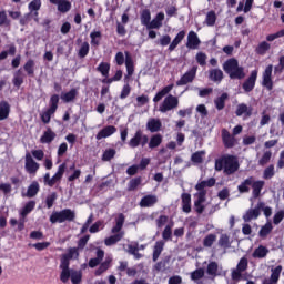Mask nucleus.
I'll return each instance as SVG.
<instances>
[{
	"mask_svg": "<svg viewBox=\"0 0 284 284\" xmlns=\"http://www.w3.org/2000/svg\"><path fill=\"white\" fill-rule=\"evenodd\" d=\"M214 185H216V180L214 178H210L209 180L202 181L195 185L197 193L195 194L196 200L194 202V206L197 214H203L205 210V206L203 205V203H205V194H207L205 187H214Z\"/></svg>",
	"mask_w": 284,
	"mask_h": 284,
	"instance_id": "f257e3e1",
	"label": "nucleus"
},
{
	"mask_svg": "<svg viewBox=\"0 0 284 284\" xmlns=\"http://www.w3.org/2000/svg\"><path fill=\"white\" fill-rule=\"evenodd\" d=\"M239 168V159L234 155L226 154L215 160L216 172H221L223 170L224 174L227 176L237 172Z\"/></svg>",
	"mask_w": 284,
	"mask_h": 284,
	"instance_id": "f03ea898",
	"label": "nucleus"
},
{
	"mask_svg": "<svg viewBox=\"0 0 284 284\" xmlns=\"http://www.w3.org/2000/svg\"><path fill=\"white\" fill-rule=\"evenodd\" d=\"M223 70L231 77V79H244L245 72H243V67H239V61L236 59H229L223 64Z\"/></svg>",
	"mask_w": 284,
	"mask_h": 284,
	"instance_id": "7ed1b4c3",
	"label": "nucleus"
},
{
	"mask_svg": "<svg viewBox=\"0 0 284 284\" xmlns=\"http://www.w3.org/2000/svg\"><path fill=\"white\" fill-rule=\"evenodd\" d=\"M29 14L20 20L21 26H26L28 23V19L32 17L36 23H39V10H41V0H33L29 3Z\"/></svg>",
	"mask_w": 284,
	"mask_h": 284,
	"instance_id": "20e7f679",
	"label": "nucleus"
},
{
	"mask_svg": "<svg viewBox=\"0 0 284 284\" xmlns=\"http://www.w3.org/2000/svg\"><path fill=\"white\" fill-rule=\"evenodd\" d=\"M64 221H74V213L70 209L60 212H53L50 216L51 223H64Z\"/></svg>",
	"mask_w": 284,
	"mask_h": 284,
	"instance_id": "39448f33",
	"label": "nucleus"
},
{
	"mask_svg": "<svg viewBox=\"0 0 284 284\" xmlns=\"http://www.w3.org/2000/svg\"><path fill=\"white\" fill-rule=\"evenodd\" d=\"M175 108H179V98L170 94L160 104V112L165 113L170 112L171 110H175Z\"/></svg>",
	"mask_w": 284,
	"mask_h": 284,
	"instance_id": "423d86ee",
	"label": "nucleus"
},
{
	"mask_svg": "<svg viewBox=\"0 0 284 284\" xmlns=\"http://www.w3.org/2000/svg\"><path fill=\"white\" fill-rule=\"evenodd\" d=\"M63 174H65V163L59 165L57 173L50 178V173H45L44 183L52 187L55 183H59L61 179H63Z\"/></svg>",
	"mask_w": 284,
	"mask_h": 284,
	"instance_id": "0eeeda50",
	"label": "nucleus"
},
{
	"mask_svg": "<svg viewBox=\"0 0 284 284\" xmlns=\"http://www.w3.org/2000/svg\"><path fill=\"white\" fill-rule=\"evenodd\" d=\"M247 265H248L247 257H242L237 263L236 268H233L231 271L232 281H241V278H243V272L247 270Z\"/></svg>",
	"mask_w": 284,
	"mask_h": 284,
	"instance_id": "6e6552de",
	"label": "nucleus"
},
{
	"mask_svg": "<svg viewBox=\"0 0 284 284\" xmlns=\"http://www.w3.org/2000/svg\"><path fill=\"white\" fill-rule=\"evenodd\" d=\"M24 170L26 172H28V174H31V176L37 175V172H39V163H37V161H34V159L32 158V154L27 153L26 154V160H24Z\"/></svg>",
	"mask_w": 284,
	"mask_h": 284,
	"instance_id": "1a4fd4ad",
	"label": "nucleus"
},
{
	"mask_svg": "<svg viewBox=\"0 0 284 284\" xmlns=\"http://www.w3.org/2000/svg\"><path fill=\"white\" fill-rule=\"evenodd\" d=\"M222 143L224 148L232 149L237 145L239 140L227 129H222Z\"/></svg>",
	"mask_w": 284,
	"mask_h": 284,
	"instance_id": "9d476101",
	"label": "nucleus"
},
{
	"mask_svg": "<svg viewBox=\"0 0 284 284\" xmlns=\"http://www.w3.org/2000/svg\"><path fill=\"white\" fill-rule=\"evenodd\" d=\"M148 141V135H144L141 131H136L134 136L130 140L129 145L130 148H139V145L144 148Z\"/></svg>",
	"mask_w": 284,
	"mask_h": 284,
	"instance_id": "9b49d317",
	"label": "nucleus"
},
{
	"mask_svg": "<svg viewBox=\"0 0 284 284\" xmlns=\"http://www.w3.org/2000/svg\"><path fill=\"white\" fill-rule=\"evenodd\" d=\"M196 70L197 67H192L186 73H184L181 79L176 82V85H187V83H192L194 79H196Z\"/></svg>",
	"mask_w": 284,
	"mask_h": 284,
	"instance_id": "f8f14e48",
	"label": "nucleus"
},
{
	"mask_svg": "<svg viewBox=\"0 0 284 284\" xmlns=\"http://www.w3.org/2000/svg\"><path fill=\"white\" fill-rule=\"evenodd\" d=\"M281 272H283V266L278 265L271 268V276L265 278L262 284H278L281 278Z\"/></svg>",
	"mask_w": 284,
	"mask_h": 284,
	"instance_id": "ddd939ff",
	"label": "nucleus"
},
{
	"mask_svg": "<svg viewBox=\"0 0 284 284\" xmlns=\"http://www.w3.org/2000/svg\"><path fill=\"white\" fill-rule=\"evenodd\" d=\"M272 70H274V67L270 64L263 72L262 85H264V88L268 90H272V88H274V82H272Z\"/></svg>",
	"mask_w": 284,
	"mask_h": 284,
	"instance_id": "4468645a",
	"label": "nucleus"
},
{
	"mask_svg": "<svg viewBox=\"0 0 284 284\" xmlns=\"http://www.w3.org/2000/svg\"><path fill=\"white\" fill-rule=\"evenodd\" d=\"M34 207H37V202L36 201H29L24 207L20 211V216L22 217V220L20 221L19 224V230H23V223L26 216H28V214H30V212H32V210H34Z\"/></svg>",
	"mask_w": 284,
	"mask_h": 284,
	"instance_id": "2eb2a0df",
	"label": "nucleus"
},
{
	"mask_svg": "<svg viewBox=\"0 0 284 284\" xmlns=\"http://www.w3.org/2000/svg\"><path fill=\"white\" fill-rule=\"evenodd\" d=\"M61 274H60V281L63 283H67L70 281V277H72V270H70V263H67L65 260L60 263Z\"/></svg>",
	"mask_w": 284,
	"mask_h": 284,
	"instance_id": "dca6fc26",
	"label": "nucleus"
},
{
	"mask_svg": "<svg viewBox=\"0 0 284 284\" xmlns=\"http://www.w3.org/2000/svg\"><path fill=\"white\" fill-rule=\"evenodd\" d=\"M50 3L58 7V11L65 14V12H70L72 10V2L68 0H49Z\"/></svg>",
	"mask_w": 284,
	"mask_h": 284,
	"instance_id": "f3484780",
	"label": "nucleus"
},
{
	"mask_svg": "<svg viewBox=\"0 0 284 284\" xmlns=\"http://www.w3.org/2000/svg\"><path fill=\"white\" fill-rule=\"evenodd\" d=\"M258 77V71L254 70L251 72L250 78L243 83V90L246 92H252L256 85V79Z\"/></svg>",
	"mask_w": 284,
	"mask_h": 284,
	"instance_id": "a211bd4d",
	"label": "nucleus"
},
{
	"mask_svg": "<svg viewBox=\"0 0 284 284\" xmlns=\"http://www.w3.org/2000/svg\"><path fill=\"white\" fill-rule=\"evenodd\" d=\"M201 45V40L199 39V36L194 31H190L187 36V42L186 48L190 50H196Z\"/></svg>",
	"mask_w": 284,
	"mask_h": 284,
	"instance_id": "6ab92c4d",
	"label": "nucleus"
},
{
	"mask_svg": "<svg viewBox=\"0 0 284 284\" xmlns=\"http://www.w3.org/2000/svg\"><path fill=\"white\" fill-rule=\"evenodd\" d=\"M125 67L128 75H125L124 81H129L130 77L134 74V60H132V55L128 51H125Z\"/></svg>",
	"mask_w": 284,
	"mask_h": 284,
	"instance_id": "aec40b11",
	"label": "nucleus"
},
{
	"mask_svg": "<svg viewBox=\"0 0 284 284\" xmlns=\"http://www.w3.org/2000/svg\"><path fill=\"white\" fill-rule=\"evenodd\" d=\"M261 216V211L258 209V204L256 205L255 209H250L246 211V213L243 215V220L245 223H250V221H254Z\"/></svg>",
	"mask_w": 284,
	"mask_h": 284,
	"instance_id": "412c9836",
	"label": "nucleus"
},
{
	"mask_svg": "<svg viewBox=\"0 0 284 284\" xmlns=\"http://www.w3.org/2000/svg\"><path fill=\"white\" fill-rule=\"evenodd\" d=\"M181 199L183 212L190 214V212H192V195H190L189 193H183Z\"/></svg>",
	"mask_w": 284,
	"mask_h": 284,
	"instance_id": "4be33fe9",
	"label": "nucleus"
},
{
	"mask_svg": "<svg viewBox=\"0 0 284 284\" xmlns=\"http://www.w3.org/2000/svg\"><path fill=\"white\" fill-rule=\"evenodd\" d=\"M116 132V129L113 125L105 126L102 129L97 135V141H101V139H108V136H112Z\"/></svg>",
	"mask_w": 284,
	"mask_h": 284,
	"instance_id": "5701e85b",
	"label": "nucleus"
},
{
	"mask_svg": "<svg viewBox=\"0 0 284 284\" xmlns=\"http://www.w3.org/2000/svg\"><path fill=\"white\" fill-rule=\"evenodd\" d=\"M165 19V13L160 12L156 17L149 23V30H159L163 26V20Z\"/></svg>",
	"mask_w": 284,
	"mask_h": 284,
	"instance_id": "b1692460",
	"label": "nucleus"
},
{
	"mask_svg": "<svg viewBox=\"0 0 284 284\" xmlns=\"http://www.w3.org/2000/svg\"><path fill=\"white\" fill-rule=\"evenodd\" d=\"M79 97L78 89H71L69 92L61 93V99L64 103H72Z\"/></svg>",
	"mask_w": 284,
	"mask_h": 284,
	"instance_id": "393cba45",
	"label": "nucleus"
},
{
	"mask_svg": "<svg viewBox=\"0 0 284 284\" xmlns=\"http://www.w3.org/2000/svg\"><path fill=\"white\" fill-rule=\"evenodd\" d=\"M158 202H159V199L156 197V195H145L140 201V206L141 207H152V205H156Z\"/></svg>",
	"mask_w": 284,
	"mask_h": 284,
	"instance_id": "a878e982",
	"label": "nucleus"
},
{
	"mask_svg": "<svg viewBox=\"0 0 284 284\" xmlns=\"http://www.w3.org/2000/svg\"><path fill=\"white\" fill-rule=\"evenodd\" d=\"M123 223H125V215L120 213L118 217L115 219V226L112 227L111 232L112 234H121V230H123Z\"/></svg>",
	"mask_w": 284,
	"mask_h": 284,
	"instance_id": "bb28decb",
	"label": "nucleus"
},
{
	"mask_svg": "<svg viewBox=\"0 0 284 284\" xmlns=\"http://www.w3.org/2000/svg\"><path fill=\"white\" fill-rule=\"evenodd\" d=\"M236 116H252V106H248L245 103H241L237 105V109L235 111Z\"/></svg>",
	"mask_w": 284,
	"mask_h": 284,
	"instance_id": "cd10ccee",
	"label": "nucleus"
},
{
	"mask_svg": "<svg viewBox=\"0 0 284 284\" xmlns=\"http://www.w3.org/2000/svg\"><path fill=\"white\" fill-rule=\"evenodd\" d=\"M79 258V250L77 247H71L68 250L67 254H63L61 257V262L65 261L67 263H70V261Z\"/></svg>",
	"mask_w": 284,
	"mask_h": 284,
	"instance_id": "c85d7f7f",
	"label": "nucleus"
},
{
	"mask_svg": "<svg viewBox=\"0 0 284 284\" xmlns=\"http://www.w3.org/2000/svg\"><path fill=\"white\" fill-rule=\"evenodd\" d=\"M161 120L151 118L146 123V129L149 132H159V130H161Z\"/></svg>",
	"mask_w": 284,
	"mask_h": 284,
	"instance_id": "c756f323",
	"label": "nucleus"
},
{
	"mask_svg": "<svg viewBox=\"0 0 284 284\" xmlns=\"http://www.w3.org/2000/svg\"><path fill=\"white\" fill-rule=\"evenodd\" d=\"M54 139H57V133L48 128L40 138V143H51Z\"/></svg>",
	"mask_w": 284,
	"mask_h": 284,
	"instance_id": "7c9ffc66",
	"label": "nucleus"
},
{
	"mask_svg": "<svg viewBox=\"0 0 284 284\" xmlns=\"http://www.w3.org/2000/svg\"><path fill=\"white\" fill-rule=\"evenodd\" d=\"M270 254V248L263 245H260L257 248L254 250L252 253L253 258H265Z\"/></svg>",
	"mask_w": 284,
	"mask_h": 284,
	"instance_id": "2f4dec72",
	"label": "nucleus"
},
{
	"mask_svg": "<svg viewBox=\"0 0 284 284\" xmlns=\"http://www.w3.org/2000/svg\"><path fill=\"white\" fill-rule=\"evenodd\" d=\"M123 236H125V232H120L114 235H111L110 237H106L104 240V245H106V246L115 245V243H119V241H121V239H123Z\"/></svg>",
	"mask_w": 284,
	"mask_h": 284,
	"instance_id": "473e14b6",
	"label": "nucleus"
},
{
	"mask_svg": "<svg viewBox=\"0 0 284 284\" xmlns=\"http://www.w3.org/2000/svg\"><path fill=\"white\" fill-rule=\"evenodd\" d=\"M103 256H105V252L101 248H98L97 257L89 261V267H97V265L103 261Z\"/></svg>",
	"mask_w": 284,
	"mask_h": 284,
	"instance_id": "72a5a7b5",
	"label": "nucleus"
},
{
	"mask_svg": "<svg viewBox=\"0 0 284 284\" xmlns=\"http://www.w3.org/2000/svg\"><path fill=\"white\" fill-rule=\"evenodd\" d=\"M251 185L253 189L254 199H258V196H261V190H263L265 182L264 181H254V179H253V183Z\"/></svg>",
	"mask_w": 284,
	"mask_h": 284,
	"instance_id": "f704fd0d",
	"label": "nucleus"
},
{
	"mask_svg": "<svg viewBox=\"0 0 284 284\" xmlns=\"http://www.w3.org/2000/svg\"><path fill=\"white\" fill-rule=\"evenodd\" d=\"M10 115V104L6 101L0 102V121H4Z\"/></svg>",
	"mask_w": 284,
	"mask_h": 284,
	"instance_id": "c9c22d12",
	"label": "nucleus"
},
{
	"mask_svg": "<svg viewBox=\"0 0 284 284\" xmlns=\"http://www.w3.org/2000/svg\"><path fill=\"white\" fill-rule=\"evenodd\" d=\"M183 39H185V31H180L169 45L170 52L174 51L176 49V45H179V43H181Z\"/></svg>",
	"mask_w": 284,
	"mask_h": 284,
	"instance_id": "e433bc0d",
	"label": "nucleus"
},
{
	"mask_svg": "<svg viewBox=\"0 0 284 284\" xmlns=\"http://www.w3.org/2000/svg\"><path fill=\"white\" fill-rule=\"evenodd\" d=\"M209 79L214 82L223 81V71L221 69H212L209 72Z\"/></svg>",
	"mask_w": 284,
	"mask_h": 284,
	"instance_id": "4c0bfd02",
	"label": "nucleus"
},
{
	"mask_svg": "<svg viewBox=\"0 0 284 284\" xmlns=\"http://www.w3.org/2000/svg\"><path fill=\"white\" fill-rule=\"evenodd\" d=\"M37 194H39V182H32L31 185H29L24 196L28 199H33V196H37Z\"/></svg>",
	"mask_w": 284,
	"mask_h": 284,
	"instance_id": "58836bf2",
	"label": "nucleus"
},
{
	"mask_svg": "<svg viewBox=\"0 0 284 284\" xmlns=\"http://www.w3.org/2000/svg\"><path fill=\"white\" fill-rule=\"evenodd\" d=\"M206 274L213 278H216V276H219V264L216 262H210L206 267Z\"/></svg>",
	"mask_w": 284,
	"mask_h": 284,
	"instance_id": "ea45409f",
	"label": "nucleus"
},
{
	"mask_svg": "<svg viewBox=\"0 0 284 284\" xmlns=\"http://www.w3.org/2000/svg\"><path fill=\"white\" fill-rule=\"evenodd\" d=\"M165 246V243L163 241H159L154 245L153 250V261H159V256H161V252H163V247Z\"/></svg>",
	"mask_w": 284,
	"mask_h": 284,
	"instance_id": "a19ab883",
	"label": "nucleus"
},
{
	"mask_svg": "<svg viewBox=\"0 0 284 284\" xmlns=\"http://www.w3.org/2000/svg\"><path fill=\"white\" fill-rule=\"evenodd\" d=\"M252 183H254V178L246 179L237 186L239 192H250V185H252Z\"/></svg>",
	"mask_w": 284,
	"mask_h": 284,
	"instance_id": "79ce46f5",
	"label": "nucleus"
},
{
	"mask_svg": "<svg viewBox=\"0 0 284 284\" xmlns=\"http://www.w3.org/2000/svg\"><path fill=\"white\" fill-rule=\"evenodd\" d=\"M162 142H163V138L161 136V134H155L151 138L149 142V148L151 149L159 148Z\"/></svg>",
	"mask_w": 284,
	"mask_h": 284,
	"instance_id": "37998d69",
	"label": "nucleus"
},
{
	"mask_svg": "<svg viewBox=\"0 0 284 284\" xmlns=\"http://www.w3.org/2000/svg\"><path fill=\"white\" fill-rule=\"evenodd\" d=\"M205 23L209 26V28H212L216 23V12L215 11H209L206 13Z\"/></svg>",
	"mask_w": 284,
	"mask_h": 284,
	"instance_id": "c03bdc74",
	"label": "nucleus"
},
{
	"mask_svg": "<svg viewBox=\"0 0 284 284\" xmlns=\"http://www.w3.org/2000/svg\"><path fill=\"white\" fill-rule=\"evenodd\" d=\"M54 112L57 111H52V109H47L45 111H43L40 114L42 123H50V120L52 119V114H54Z\"/></svg>",
	"mask_w": 284,
	"mask_h": 284,
	"instance_id": "a18cd8bd",
	"label": "nucleus"
},
{
	"mask_svg": "<svg viewBox=\"0 0 284 284\" xmlns=\"http://www.w3.org/2000/svg\"><path fill=\"white\" fill-rule=\"evenodd\" d=\"M152 19V16L150 13V10L142 11L141 14V23L142 26H146V28H150V20Z\"/></svg>",
	"mask_w": 284,
	"mask_h": 284,
	"instance_id": "49530a36",
	"label": "nucleus"
},
{
	"mask_svg": "<svg viewBox=\"0 0 284 284\" xmlns=\"http://www.w3.org/2000/svg\"><path fill=\"white\" fill-rule=\"evenodd\" d=\"M98 72L102 74V77H109L110 74V64L105 62H101L97 68Z\"/></svg>",
	"mask_w": 284,
	"mask_h": 284,
	"instance_id": "de8ad7c7",
	"label": "nucleus"
},
{
	"mask_svg": "<svg viewBox=\"0 0 284 284\" xmlns=\"http://www.w3.org/2000/svg\"><path fill=\"white\" fill-rule=\"evenodd\" d=\"M22 84H23V72H21V70H18L14 73L13 85H16V88H21Z\"/></svg>",
	"mask_w": 284,
	"mask_h": 284,
	"instance_id": "09e8293b",
	"label": "nucleus"
},
{
	"mask_svg": "<svg viewBox=\"0 0 284 284\" xmlns=\"http://www.w3.org/2000/svg\"><path fill=\"white\" fill-rule=\"evenodd\" d=\"M225 101H227V93H223L220 98L215 99V108L223 110L225 108Z\"/></svg>",
	"mask_w": 284,
	"mask_h": 284,
	"instance_id": "8fccbe9b",
	"label": "nucleus"
},
{
	"mask_svg": "<svg viewBox=\"0 0 284 284\" xmlns=\"http://www.w3.org/2000/svg\"><path fill=\"white\" fill-rule=\"evenodd\" d=\"M257 205L260 213L264 212V216H266V219H270V216H272V207L266 206L263 202H258Z\"/></svg>",
	"mask_w": 284,
	"mask_h": 284,
	"instance_id": "3c124183",
	"label": "nucleus"
},
{
	"mask_svg": "<svg viewBox=\"0 0 284 284\" xmlns=\"http://www.w3.org/2000/svg\"><path fill=\"white\" fill-rule=\"evenodd\" d=\"M205 276V271L203 268H197L191 273V281H201Z\"/></svg>",
	"mask_w": 284,
	"mask_h": 284,
	"instance_id": "603ef678",
	"label": "nucleus"
},
{
	"mask_svg": "<svg viewBox=\"0 0 284 284\" xmlns=\"http://www.w3.org/2000/svg\"><path fill=\"white\" fill-rule=\"evenodd\" d=\"M271 48L272 45L270 43L263 41L257 45L256 52L257 54H265Z\"/></svg>",
	"mask_w": 284,
	"mask_h": 284,
	"instance_id": "864d4df0",
	"label": "nucleus"
},
{
	"mask_svg": "<svg viewBox=\"0 0 284 284\" xmlns=\"http://www.w3.org/2000/svg\"><path fill=\"white\" fill-rule=\"evenodd\" d=\"M116 155V150L114 149H106L102 155V161H112Z\"/></svg>",
	"mask_w": 284,
	"mask_h": 284,
	"instance_id": "5fc2aeb1",
	"label": "nucleus"
},
{
	"mask_svg": "<svg viewBox=\"0 0 284 284\" xmlns=\"http://www.w3.org/2000/svg\"><path fill=\"white\" fill-rule=\"evenodd\" d=\"M273 226H272V222H267L264 226H262V229L260 230V236L262 239H265V236H267V234H270V232H272Z\"/></svg>",
	"mask_w": 284,
	"mask_h": 284,
	"instance_id": "6e6d98bb",
	"label": "nucleus"
},
{
	"mask_svg": "<svg viewBox=\"0 0 284 284\" xmlns=\"http://www.w3.org/2000/svg\"><path fill=\"white\" fill-rule=\"evenodd\" d=\"M91 37V45H99L101 42V31H93L90 33Z\"/></svg>",
	"mask_w": 284,
	"mask_h": 284,
	"instance_id": "4d7b16f0",
	"label": "nucleus"
},
{
	"mask_svg": "<svg viewBox=\"0 0 284 284\" xmlns=\"http://www.w3.org/2000/svg\"><path fill=\"white\" fill-rule=\"evenodd\" d=\"M219 245H220V247H224V248L230 247V235L221 234L220 240H219Z\"/></svg>",
	"mask_w": 284,
	"mask_h": 284,
	"instance_id": "13d9d810",
	"label": "nucleus"
},
{
	"mask_svg": "<svg viewBox=\"0 0 284 284\" xmlns=\"http://www.w3.org/2000/svg\"><path fill=\"white\" fill-rule=\"evenodd\" d=\"M272 159V151H265L262 155V158L258 160L260 165H267L270 163V160Z\"/></svg>",
	"mask_w": 284,
	"mask_h": 284,
	"instance_id": "bf43d9fd",
	"label": "nucleus"
},
{
	"mask_svg": "<svg viewBox=\"0 0 284 284\" xmlns=\"http://www.w3.org/2000/svg\"><path fill=\"white\" fill-rule=\"evenodd\" d=\"M57 108H59V95L53 94L50 99V108L51 112H57Z\"/></svg>",
	"mask_w": 284,
	"mask_h": 284,
	"instance_id": "052dcab7",
	"label": "nucleus"
},
{
	"mask_svg": "<svg viewBox=\"0 0 284 284\" xmlns=\"http://www.w3.org/2000/svg\"><path fill=\"white\" fill-rule=\"evenodd\" d=\"M130 92H132V88L130 87L126 80L120 93V99H128V97H130Z\"/></svg>",
	"mask_w": 284,
	"mask_h": 284,
	"instance_id": "680f3d73",
	"label": "nucleus"
},
{
	"mask_svg": "<svg viewBox=\"0 0 284 284\" xmlns=\"http://www.w3.org/2000/svg\"><path fill=\"white\" fill-rule=\"evenodd\" d=\"M205 156V153L203 151H199L192 154L191 161L193 163H203V158Z\"/></svg>",
	"mask_w": 284,
	"mask_h": 284,
	"instance_id": "e2e57ef3",
	"label": "nucleus"
},
{
	"mask_svg": "<svg viewBox=\"0 0 284 284\" xmlns=\"http://www.w3.org/2000/svg\"><path fill=\"white\" fill-rule=\"evenodd\" d=\"M214 241H216V235L209 234L203 241L204 247H212V245H214Z\"/></svg>",
	"mask_w": 284,
	"mask_h": 284,
	"instance_id": "0e129e2a",
	"label": "nucleus"
},
{
	"mask_svg": "<svg viewBox=\"0 0 284 284\" xmlns=\"http://www.w3.org/2000/svg\"><path fill=\"white\" fill-rule=\"evenodd\" d=\"M140 185H141V178H135L129 182L128 187H129V191L132 192L136 190Z\"/></svg>",
	"mask_w": 284,
	"mask_h": 284,
	"instance_id": "69168bd1",
	"label": "nucleus"
},
{
	"mask_svg": "<svg viewBox=\"0 0 284 284\" xmlns=\"http://www.w3.org/2000/svg\"><path fill=\"white\" fill-rule=\"evenodd\" d=\"M71 282L73 284L81 283V272L71 270Z\"/></svg>",
	"mask_w": 284,
	"mask_h": 284,
	"instance_id": "338daca9",
	"label": "nucleus"
},
{
	"mask_svg": "<svg viewBox=\"0 0 284 284\" xmlns=\"http://www.w3.org/2000/svg\"><path fill=\"white\" fill-rule=\"evenodd\" d=\"M54 201H57V194L53 192L49 194L45 200L48 210H50L52 205H54Z\"/></svg>",
	"mask_w": 284,
	"mask_h": 284,
	"instance_id": "774afa93",
	"label": "nucleus"
}]
</instances>
